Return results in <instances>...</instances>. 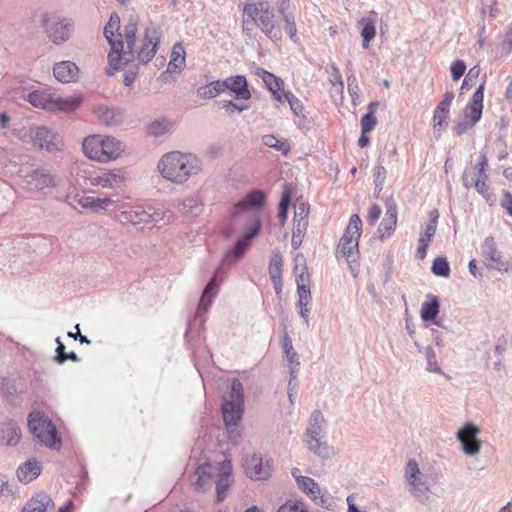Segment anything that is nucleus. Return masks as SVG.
Here are the masks:
<instances>
[{
	"label": "nucleus",
	"instance_id": "13",
	"mask_svg": "<svg viewBox=\"0 0 512 512\" xmlns=\"http://www.w3.org/2000/svg\"><path fill=\"white\" fill-rule=\"evenodd\" d=\"M18 177L30 187L31 190H36L46 193L57 184V178L52 173L49 167H39L31 171L21 168L18 171Z\"/></svg>",
	"mask_w": 512,
	"mask_h": 512
},
{
	"label": "nucleus",
	"instance_id": "9",
	"mask_svg": "<svg viewBox=\"0 0 512 512\" xmlns=\"http://www.w3.org/2000/svg\"><path fill=\"white\" fill-rule=\"evenodd\" d=\"M28 427L33 436L50 448H58L61 439L53 422L42 412L34 411L28 416Z\"/></svg>",
	"mask_w": 512,
	"mask_h": 512
},
{
	"label": "nucleus",
	"instance_id": "58",
	"mask_svg": "<svg viewBox=\"0 0 512 512\" xmlns=\"http://www.w3.org/2000/svg\"><path fill=\"white\" fill-rule=\"evenodd\" d=\"M387 171L383 165L376 166L374 170V182L376 187H382L386 179Z\"/></svg>",
	"mask_w": 512,
	"mask_h": 512
},
{
	"label": "nucleus",
	"instance_id": "18",
	"mask_svg": "<svg viewBox=\"0 0 512 512\" xmlns=\"http://www.w3.org/2000/svg\"><path fill=\"white\" fill-rule=\"evenodd\" d=\"M480 428L472 423H466L457 433L456 439L461 443L465 455L475 456L481 450V441L478 439Z\"/></svg>",
	"mask_w": 512,
	"mask_h": 512
},
{
	"label": "nucleus",
	"instance_id": "55",
	"mask_svg": "<svg viewBox=\"0 0 512 512\" xmlns=\"http://www.w3.org/2000/svg\"><path fill=\"white\" fill-rule=\"evenodd\" d=\"M308 208L305 203L300 202L295 204V216L294 223L304 222L308 224L307 216H308Z\"/></svg>",
	"mask_w": 512,
	"mask_h": 512
},
{
	"label": "nucleus",
	"instance_id": "34",
	"mask_svg": "<svg viewBox=\"0 0 512 512\" xmlns=\"http://www.w3.org/2000/svg\"><path fill=\"white\" fill-rule=\"evenodd\" d=\"M186 64V51L185 48L181 43L174 44L171 55H170V61L168 63L167 72L173 73V72H180Z\"/></svg>",
	"mask_w": 512,
	"mask_h": 512
},
{
	"label": "nucleus",
	"instance_id": "62",
	"mask_svg": "<svg viewBox=\"0 0 512 512\" xmlns=\"http://www.w3.org/2000/svg\"><path fill=\"white\" fill-rule=\"evenodd\" d=\"M148 211H150L151 223H156L161 220H164L166 215L168 214V211L163 209L149 208Z\"/></svg>",
	"mask_w": 512,
	"mask_h": 512
},
{
	"label": "nucleus",
	"instance_id": "38",
	"mask_svg": "<svg viewBox=\"0 0 512 512\" xmlns=\"http://www.w3.org/2000/svg\"><path fill=\"white\" fill-rule=\"evenodd\" d=\"M21 437L20 428L13 423L3 425L0 431V442L5 445H15Z\"/></svg>",
	"mask_w": 512,
	"mask_h": 512
},
{
	"label": "nucleus",
	"instance_id": "23",
	"mask_svg": "<svg viewBox=\"0 0 512 512\" xmlns=\"http://www.w3.org/2000/svg\"><path fill=\"white\" fill-rule=\"evenodd\" d=\"M397 225V206L393 199L386 201V213L377 229V234L381 239L389 238Z\"/></svg>",
	"mask_w": 512,
	"mask_h": 512
},
{
	"label": "nucleus",
	"instance_id": "3",
	"mask_svg": "<svg viewBox=\"0 0 512 512\" xmlns=\"http://www.w3.org/2000/svg\"><path fill=\"white\" fill-rule=\"evenodd\" d=\"M157 171L166 181L182 185L202 171V162L193 153L171 151L161 156Z\"/></svg>",
	"mask_w": 512,
	"mask_h": 512
},
{
	"label": "nucleus",
	"instance_id": "4",
	"mask_svg": "<svg viewBox=\"0 0 512 512\" xmlns=\"http://www.w3.org/2000/svg\"><path fill=\"white\" fill-rule=\"evenodd\" d=\"M231 470V463L228 460L216 465L211 463L200 465L194 473L192 482L194 489L204 492L209 490L215 482L217 500L219 502L223 501L226 497V491L232 483Z\"/></svg>",
	"mask_w": 512,
	"mask_h": 512
},
{
	"label": "nucleus",
	"instance_id": "22",
	"mask_svg": "<svg viewBox=\"0 0 512 512\" xmlns=\"http://www.w3.org/2000/svg\"><path fill=\"white\" fill-rule=\"evenodd\" d=\"M430 217V222L425 226L424 231L420 234L418 240V248L416 250L415 256L417 259L420 260H423L426 257L427 249L437 229L438 212L436 210H433L430 213Z\"/></svg>",
	"mask_w": 512,
	"mask_h": 512
},
{
	"label": "nucleus",
	"instance_id": "48",
	"mask_svg": "<svg viewBox=\"0 0 512 512\" xmlns=\"http://www.w3.org/2000/svg\"><path fill=\"white\" fill-rule=\"evenodd\" d=\"M307 230V223H304L303 221L300 223H294L293 226V233H292V239H291V245L293 249H298L304 239L305 233Z\"/></svg>",
	"mask_w": 512,
	"mask_h": 512
},
{
	"label": "nucleus",
	"instance_id": "50",
	"mask_svg": "<svg viewBox=\"0 0 512 512\" xmlns=\"http://www.w3.org/2000/svg\"><path fill=\"white\" fill-rule=\"evenodd\" d=\"M277 512H310L303 501L289 500L282 504Z\"/></svg>",
	"mask_w": 512,
	"mask_h": 512
},
{
	"label": "nucleus",
	"instance_id": "52",
	"mask_svg": "<svg viewBox=\"0 0 512 512\" xmlns=\"http://www.w3.org/2000/svg\"><path fill=\"white\" fill-rule=\"evenodd\" d=\"M377 124L375 115L372 113H366L361 119V132L367 134L371 132Z\"/></svg>",
	"mask_w": 512,
	"mask_h": 512
},
{
	"label": "nucleus",
	"instance_id": "42",
	"mask_svg": "<svg viewBox=\"0 0 512 512\" xmlns=\"http://www.w3.org/2000/svg\"><path fill=\"white\" fill-rule=\"evenodd\" d=\"M430 301H426L421 306V318L428 322L434 320L439 313V301L436 296L430 295Z\"/></svg>",
	"mask_w": 512,
	"mask_h": 512
},
{
	"label": "nucleus",
	"instance_id": "61",
	"mask_svg": "<svg viewBox=\"0 0 512 512\" xmlns=\"http://www.w3.org/2000/svg\"><path fill=\"white\" fill-rule=\"evenodd\" d=\"M290 201H291V191L286 186L284 191H283L282 197H281V201H280V204H279V210H281V211H288V207L290 205Z\"/></svg>",
	"mask_w": 512,
	"mask_h": 512
},
{
	"label": "nucleus",
	"instance_id": "39",
	"mask_svg": "<svg viewBox=\"0 0 512 512\" xmlns=\"http://www.w3.org/2000/svg\"><path fill=\"white\" fill-rule=\"evenodd\" d=\"M419 352L423 354L426 359V371L444 375V371L438 364L436 353L431 346L419 347Z\"/></svg>",
	"mask_w": 512,
	"mask_h": 512
},
{
	"label": "nucleus",
	"instance_id": "15",
	"mask_svg": "<svg viewBox=\"0 0 512 512\" xmlns=\"http://www.w3.org/2000/svg\"><path fill=\"white\" fill-rule=\"evenodd\" d=\"M43 25L47 37L56 45L63 44L69 40L73 30L74 23L71 19L58 15L45 16Z\"/></svg>",
	"mask_w": 512,
	"mask_h": 512
},
{
	"label": "nucleus",
	"instance_id": "30",
	"mask_svg": "<svg viewBox=\"0 0 512 512\" xmlns=\"http://www.w3.org/2000/svg\"><path fill=\"white\" fill-rule=\"evenodd\" d=\"M282 265L283 258L279 252H274L269 263V276L272 280L277 295L282 292Z\"/></svg>",
	"mask_w": 512,
	"mask_h": 512
},
{
	"label": "nucleus",
	"instance_id": "26",
	"mask_svg": "<svg viewBox=\"0 0 512 512\" xmlns=\"http://www.w3.org/2000/svg\"><path fill=\"white\" fill-rule=\"evenodd\" d=\"M255 74L260 77L269 91L272 93L274 98L281 102L283 100V81L282 79L276 77L274 74L262 69L256 68Z\"/></svg>",
	"mask_w": 512,
	"mask_h": 512
},
{
	"label": "nucleus",
	"instance_id": "37",
	"mask_svg": "<svg viewBox=\"0 0 512 512\" xmlns=\"http://www.w3.org/2000/svg\"><path fill=\"white\" fill-rule=\"evenodd\" d=\"M308 279H304V273L296 275L298 302L297 306L312 307V296L309 286L306 284Z\"/></svg>",
	"mask_w": 512,
	"mask_h": 512
},
{
	"label": "nucleus",
	"instance_id": "43",
	"mask_svg": "<svg viewBox=\"0 0 512 512\" xmlns=\"http://www.w3.org/2000/svg\"><path fill=\"white\" fill-rule=\"evenodd\" d=\"M95 115L106 125H114L119 121L120 115L113 108L97 106L94 108Z\"/></svg>",
	"mask_w": 512,
	"mask_h": 512
},
{
	"label": "nucleus",
	"instance_id": "40",
	"mask_svg": "<svg viewBox=\"0 0 512 512\" xmlns=\"http://www.w3.org/2000/svg\"><path fill=\"white\" fill-rule=\"evenodd\" d=\"M202 202L196 196H188L179 202V210L185 215L196 216L202 211Z\"/></svg>",
	"mask_w": 512,
	"mask_h": 512
},
{
	"label": "nucleus",
	"instance_id": "1",
	"mask_svg": "<svg viewBox=\"0 0 512 512\" xmlns=\"http://www.w3.org/2000/svg\"><path fill=\"white\" fill-rule=\"evenodd\" d=\"M138 22V17L131 16L121 30L119 15L112 13L104 27V36L110 45L107 73L112 75L130 65V69L123 75L126 86L135 81L139 65L147 64L156 55L161 39L159 28L150 24L145 28L143 39L138 44Z\"/></svg>",
	"mask_w": 512,
	"mask_h": 512
},
{
	"label": "nucleus",
	"instance_id": "21",
	"mask_svg": "<svg viewBox=\"0 0 512 512\" xmlns=\"http://www.w3.org/2000/svg\"><path fill=\"white\" fill-rule=\"evenodd\" d=\"M246 475L253 480H265L271 475V464L268 459L264 460L260 455L247 456L243 461Z\"/></svg>",
	"mask_w": 512,
	"mask_h": 512
},
{
	"label": "nucleus",
	"instance_id": "44",
	"mask_svg": "<svg viewBox=\"0 0 512 512\" xmlns=\"http://www.w3.org/2000/svg\"><path fill=\"white\" fill-rule=\"evenodd\" d=\"M262 143L269 148L281 152L283 155H287L291 149L290 144L287 141L279 140L273 134H266L262 136Z\"/></svg>",
	"mask_w": 512,
	"mask_h": 512
},
{
	"label": "nucleus",
	"instance_id": "36",
	"mask_svg": "<svg viewBox=\"0 0 512 512\" xmlns=\"http://www.w3.org/2000/svg\"><path fill=\"white\" fill-rule=\"evenodd\" d=\"M222 265L223 264H221L216 269V272H215L214 276L210 279V281L206 285V287H205V289L203 291L202 297L200 299V302H199L198 310L206 311L208 309L209 305L211 304L213 298L215 297V295L217 293V291H216V278H217V275L220 273V271L222 269Z\"/></svg>",
	"mask_w": 512,
	"mask_h": 512
},
{
	"label": "nucleus",
	"instance_id": "53",
	"mask_svg": "<svg viewBox=\"0 0 512 512\" xmlns=\"http://www.w3.org/2000/svg\"><path fill=\"white\" fill-rule=\"evenodd\" d=\"M466 64L462 60H455L450 67L451 76L454 81L459 80L465 73Z\"/></svg>",
	"mask_w": 512,
	"mask_h": 512
},
{
	"label": "nucleus",
	"instance_id": "57",
	"mask_svg": "<svg viewBox=\"0 0 512 512\" xmlns=\"http://www.w3.org/2000/svg\"><path fill=\"white\" fill-rule=\"evenodd\" d=\"M331 68H332L331 83H332L333 89L336 92L342 93L343 92V88H344V84H343V81H342L341 74H340V72H339V70H338V68L336 66L333 65Z\"/></svg>",
	"mask_w": 512,
	"mask_h": 512
},
{
	"label": "nucleus",
	"instance_id": "64",
	"mask_svg": "<svg viewBox=\"0 0 512 512\" xmlns=\"http://www.w3.org/2000/svg\"><path fill=\"white\" fill-rule=\"evenodd\" d=\"M501 206L506 212L512 216V194L508 191L503 192V198L501 200Z\"/></svg>",
	"mask_w": 512,
	"mask_h": 512
},
{
	"label": "nucleus",
	"instance_id": "60",
	"mask_svg": "<svg viewBox=\"0 0 512 512\" xmlns=\"http://www.w3.org/2000/svg\"><path fill=\"white\" fill-rule=\"evenodd\" d=\"M57 348H56V355L54 357L55 361L59 364H63L65 362L64 356L66 355L65 352V346L62 343L60 337L56 338Z\"/></svg>",
	"mask_w": 512,
	"mask_h": 512
},
{
	"label": "nucleus",
	"instance_id": "20",
	"mask_svg": "<svg viewBox=\"0 0 512 512\" xmlns=\"http://www.w3.org/2000/svg\"><path fill=\"white\" fill-rule=\"evenodd\" d=\"M482 255L486 260V266L500 272H507L508 264L503 260L502 253L498 250L494 237L488 236L482 243Z\"/></svg>",
	"mask_w": 512,
	"mask_h": 512
},
{
	"label": "nucleus",
	"instance_id": "11",
	"mask_svg": "<svg viewBox=\"0 0 512 512\" xmlns=\"http://www.w3.org/2000/svg\"><path fill=\"white\" fill-rule=\"evenodd\" d=\"M488 167L487 158L484 154L478 157L477 164L469 171H465L462 176V183L466 188L474 187L475 190L482 195L490 204L494 201L489 184L487 183L488 175L486 173Z\"/></svg>",
	"mask_w": 512,
	"mask_h": 512
},
{
	"label": "nucleus",
	"instance_id": "8",
	"mask_svg": "<svg viewBox=\"0 0 512 512\" xmlns=\"http://www.w3.org/2000/svg\"><path fill=\"white\" fill-rule=\"evenodd\" d=\"M248 20H252L269 38H281V31L274 24V13L269 3L260 1L246 4L243 9V25Z\"/></svg>",
	"mask_w": 512,
	"mask_h": 512
},
{
	"label": "nucleus",
	"instance_id": "56",
	"mask_svg": "<svg viewBox=\"0 0 512 512\" xmlns=\"http://www.w3.org/2000/svg\"><path fill=\"white\" fill-rule=\"evenodd\" d=\"M479 74H480V67L479 66L472 67L468 71V73L462 83L461 89L462 90L468 89L470 85H473V82L478 78Z\"/></svg>",
	"mask_w": 512,
	"mask_h": 512
},
{
	"label": "nucleus",
	"instance_id": "14",
	"mask_svg": "<svg viewBox=\"0 0 512 512\" xmlns=\"http://www.w3.org/2000/svg\"><path fill=\"white\" fill-rule=\"evenodd\" d=\"M128 174L123 168L101 169L91 173L88 177L89 184L102 189L119 190L126 186Z\"/></svg>",
	"mask_w": 512,
	"mask_h": 512
},
{
	"label": "nucleus",
	"instance_id": "32",
	"mask_svg": "<svg viewBox=\"0 0 512 512\" xmlns=\"http://www.w3.org/2000/svg\"><path fill=\"white\" fill-rule=\"evenodd\" d=\"M54 93L49 90H36L28 94L27 101L36 108L52 111Z\"/></svg>",
	"mask_w": 512,
	"mask_h": 512
},
{
	"label": "nucleus",
	"instance_id": "31",
	"mask_svg": "<svg viewBox=\"0 0 512 512\" xmlns=\"http://www.w3.org/2000/svg\"><path fill=\"white\" fill-rule=\"evenodd\" d=\"M483 98H484V83H482L474 92L472 99L469 104L470 112L468 117L470 119L469 127L476 124L481 116L483 110Z\"/></svg>",
	"mask_w": 512,
	"mask_h": 512
},
{
	"label": "nucleus",
	"instance_id": "35",
	"mask_svg": "<svg viewBox=\"0 0 512 512\" xmlns=\"http://www.w3.org/2000/svg\"><path fill=\"white\" fill-rule=\"evenodd\" d=\"M54 504L52 499L46 494H37L23 507L21 512H46Z\"/></svg>",
	"mask_w": 512,
	"mask_h": 512
},
{
	"label": "nucleus",
	"instance_id": "46",
	"mask_svg": "<svg viewBox=\"0 0 512 512\" xmlns=\"http://www.w3.org/2000/svg\"><path fill=\"white\" fill-rule=\"evenodd\" d=\"M173 129V123L168 119H158L153 121L148 126V133L152 136L159 137L164 134L171 132Z\"/></svg>",
	"mask_w": 512,
	"mask_h": 512
},
{
	"label": "nucleus",
	"instance_id": "6",
	"mask_svg": "<svg viewBox=\"0 0 512 512\" xmlns=\"http://www.w3.org/2000/svg\"><path fill=\"white\" fill-rule=\"evenodd\" d=\"M362 232V221L357 214H353L341 237L336 255L337 257L344 258L351 270L356 275L358 270L359 259V238Z\"/></svg>",
	"mask_w": 512,
	"mask_h": 512
},
{
	"label": "nucleus",
	"instance_id": "25",
	"mask_svg": "<svg viewBox=\"0 0 512 512\" xmlns=\"http://www.w3.org/2000/svg\"><path fill=\"white\" fill-rule=\"evenodd\" d=\"M121 221L130 223L134 226H145L151 224L150 211L143 207L136 206L128 210L122 211L120 214Z\"/></svg>",
	"mask_w": 512,
	"mask_h": 512
},
{
	"label": "nucleus",
	"instance_id": "28",
	"mask_svg": "<svg viewBox=\"0 0 512 512\" xmlns=\"http://www.w3.org/2000/svg\"><path fill=\"white\" fill-rule=\"evenodd\" d=\"M79 73L78 66L72 61H61L54 65L53 74L62 83L75 81Z\"/></svg>",
	"mask_w": 512,
	"mask_h": 512
},
{
	"label": "nucleus",
	"instance_id": "41",
	"mask_svg": "<svg viewBox=\"0 0 512 512\" xmlns=\"http://www.w3.org/2000/svg\"><path fill=\"white\" fill-rule=\"evenodd\" d=\"M225 92L223 80H216L197 90V95L202 99H212Z\"/></svg>",
	"mask_w": 512,
	"mask_h": 512
},
{
	"label": "nucleus",
	"instance_id": "27",
	"mask_svg": "<svg viewBox=\"0 0 512 512\" xmlns=\"http://www.w3.org/2000/svg\"><path fill=\"white\" fill-rule=\"evenodd\" d=\"M82 102L83 98L79 94L61 96L54 93L51 112H72L80 107Z\"/></svg>",
	"mask_w": 512,
	"mask_h": 512
},
{
	"label": "nucleus",
	"instance_id": "16",
	"mask_svg": "<svg viewBox=\"0 0 512 512\" xmlns=\"http://www.w3.org/2000/svg\"><path fill=\"white\" fill-rule=\"evenodd\" d=\"M298 488L316 505L331 510L334 501L328 492L312 478L307 476H296Z\"/></svg>",
	"mask_w": 512,
	"mask_h": 512
},
{
	"label": "nucleus",
	"instance_id": "45",
	"mask_svg": "<svg viewBox=\"0 0 512 512\" xmlns=\"http://www.w3.org/2000/svg\"><path fill=\"white\" fill-rule=\"evenodd\" d=\"M359 25L361 26V37L363 38V48H368L370 41L376 35V27L374 22L369 18H363L359 21Z\"/></svg>",
	"mask_w": 512,
	"mask_h": 512
},
{
	"label": "nucleus",
	"instance_id": "47",
	"mask_svg": "<svg viewBox=\"0 0 512 512\" xmlns=\"http://www.w3.org/2000/svg\"><path fill=\"white\" fill-rule=\"evenodd\" d=\"M283 349H284V352L286 354L288 361L291 364L295 365L294 367H291V371H290L291 374H294L297 372V367L299 366L298 355L294 351L292 341L287 335L283 338Z\"/></svg>",
	"mask_w": 512,
	"mask_h": 512
},
{
	"label": "nucleus",
	"instance_id": "49",
	"mask_svg": "<svg viewBox=\"0 0 512 512\" xmlns=\"http://www.w3.org/2000/svg\"><path fill=\"white\" fill-rule=\"evenodd\" d=\"M432 272L436 276L448 277L450 274L449 263L444 257H437L432 264Z\"/></svg>",
	"mask_w": 512,
	"mask_h": 512
},
{
	"label": "nucleus",
	"instance_id": "59",
	"mask_svg": "<svg viewBox=\"0 0 512 512\" xmlns=\"http://www.w3.org/2000/svg\"><path fill=\"white\" fill-rule=\"evenodd\" d=\"M294 262V270L297 272V275L300 273H304V279H308V274L306 273L305 258L303 254L298 253L294 258Z\"/></svg>",
	"mask_w": 512,
	"mask_h": 512
},
{
	"label": "nucleus",
	"instance_id": "51",
	"mask_svg": "<svg viewBox=\"0 0 512 512\" xmlns=\"http://www.w3.org/2000/svg\"><path fill=\"white\" fill-rule=\"evenodd\" d=\"M283 99H285L295 115H301L304 107L302 102L291 92H283Z\"/></svg>",
	"mask_w": 512,
	"mask_h": 512
},
{
	"label": "nucleus",
	"instance_id": "10",
	"mask_svg": "<svg viewBox=\"0 0 512 512\" xmlns=\"http://www.w3.org/2000/svg\"><path fill=\"white\" fill-rule=\"evenodd\" d=\"M404 480L409 494L421 503L428 499L430 481L428 476L422 472L414 459L408 460L404 467Z\"/></svg>",
	"mask_w": 512,
	"mask_h": 512
},
{
	"label": "nucleus",
	"instance_id": "5",
	"mask_svg": "<svg viewBox=\"0 0 512 512\" xmlns=\"http://www.w3.org/2000/svg\"><path fill=\"white\" fill-rule=\"evenodd\" d=\"M82 148L89 159L107 163L120 158L125 153L126 147L114 137L94 134L83 140Z\"/></svg>",
	"mask_w": 512,
	"mask_h": 512
},
{
	"label": "nucleus",
	"instance_id": "24",
	"mask_svg": "<svg viewBox=\"0 0 512 512\" xmlns=\"http://www.w3.org/2000/svg\"><path fill=\"white\" fill-rule=\"evenodd\" d=\"M224 89L231 91L237 99L248 100L251 93L248 89V84L245 76L236 75L223 80Z\"/></svg>",
	"mask_w": 512,
	"mask_h": 512
},
{
	"label": "nucleus",
	"instance_id": "54",
	"mask_svg": "<svg viewBox=\"0 0 512 512\" xmlns=\"http://www.w3.org/2000/svg\"><path fill=\"white\" fill-rule=\"evenodd\" d=\"M285 22V29L292 40H295L297 29L295 24L294 15L292 13H286L282 16Z\"/></svg>",
	"mask_w": 512,
	"mask_h": 512
},
{
	"label": "nucleus",
	"instance_id": "17",
	"mask_svg": "<svg viewBox=\"0 0 512 512\" xmlns=\"http://www.w3.org/2000/svg\"><path fill=\"white\" fill-rule=\"evenodd\" d=\"M27 136L35 146L50 152L59 150L62 145L60 135L44 126L31 129Z\"/></svg>",
	"mask_w": 512,
	"mask_h": 512
},
{
	"label": "nucleus",
	"instance_id": "63",
	"mask_svg": "<svg viewBox=\"0 0 512 512\" xmlns=\"http://www.w3.org/2000/svg\"><path fill=\"white\" fill-rule=\"evenodd\" d=\"M382 210L379 205L374 204L370 207L367 215V220L371 223H375L381 216Z\"/></svg>",
	"mask_w": 512,
	"mask_h": 512
},
{
	"label": "nucleus",
	"instance_id": "12",
	"mask_svg": "<svg viewBox=\"0 0 512 512\" xmlns=\"http://www.w3.org/2000/svg\"><path fill=\"white\" fill-rule=\"evenodd\" d=\"M244 411V388L238 379H233L229 399L222 405V414L225 425L230 430L234 428L242 418Z\"/></svg>",
	"mask_w": 512,
	"mask_h": 512
},
{
	"label": "nucleus",
	"instance_id": "33",
	"mask_svg": "<svg viewBox=\"0 0 512 512\" xmlns=\"http://www.w3.org/2000/svg\"><path fill=\"white\" fill-rule=\"evenodd\" d=\"M42 467L35 459H29L17 470V477L21 482L29 483L36 479L41 473Z\"/></svg>",
	"mask_w": 512,
	"mask_h": 512
},
{
	"label": "nucleus",
	"instance_id": "2",
	"mask_svg": "<svg viewBox=\"0 0 512 512\" xmlns=\"http://www.w3.org/2000/svg\"><path fill=\"white\" fill-rule=\"evenodd\" d=\"M265 194L261 190H253L236 202L229 213L230 221L235 225L243 224L244 233L233 247L224 255L223 262H238L248 250L252 239L259 233L261 221L259 210L264 206Z\"/></svg>",
	"mask_w": 512,
	"mask_h": 512
},
{
	"label": "nucleus",
	"instance_id": "19",
	"mask_svg": "<svg viewBox=\"0 0 512 512\" xmlns=\"http://www.w3.org/2000/svg\"><path fill=\"white\" fill-rule=\"evenodd\" d=\"M455 95L453 91H447L442 101L437 105L433 115V133L439 138L448 126L450 107Z\"/></svg>",
	"mask_w": 512,
	"mask_h": 512
},
{
	"label": "nucleus",
	"instance_id": "7",
	"mask_svg": "<svg viewBox=\"0 0 512 512\" xmlns=\"http://www.w3.org/2000/svg\"><path fill=\"white\" fill-rule=\"evenodd\" d=\"M324 423L325 419L322 412L319 410L313 411L304 433V442L307 449L313 454L322 459H328L335 455V451L323 440Z\"/></svg>",
	"mask_w": 512,
	"mask_h": 512
},
{
	"label": "nucleus",
	"instance_id": "29",
	"mask_svg": "<svg viewBox=\"0 0 512 512\" xmlns=\"http://www.w3.org/2000/svg\"><path fill=\"white\" fill-rule=\"evenodd\" d=\"M115 203L116 201L110 197L82 196L77 200L79 206L94 212L106 211L109 207L115 205Z\"/></svg>",
	"mask_w": 512,
	"mask_h": 512
}]
</instances>
